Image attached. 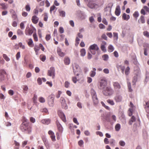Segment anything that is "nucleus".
I'll use <instances>...</instances> for the list:
<instances>
[{"mask_svg": "<svg viewBox=\"0 0 149 149\" xmlns=\"http://www.w3.org/2000/svg\"><path fill=\"white\" fill-rule=\"evenodd\" d=\"M115 129L116 131H118L120 129V125L119 124H116L115 127Z\"/></svg>", "mask_w": 149, "mask_h": 149, "instance_id": "36", "label": "nucleus"}, {"mask_svg": "<svg viewBox=\"0 0 149 149\" xmlns=\"http://www.w3.org/2000/svg\"><path fill=\"white\" fill-rule=\"evenodd\" d=\"M73 69L74 74L77 76H79V74L78 73H76L78 72L80 70L79 66L77 64L75 65V66L73 67Z\"/></svg>", "mask_w": 149, "mask_h": 149, "instance_id": "10", "label": "nucleus"}, {"mask_svg": "<svg viewBox=\"0 0 149 149\" xmlns=\"http://www.w3.org/2000/svg\"><path fill=\"white\" fill-rule=\"evenodd\" d=\"M78 144L79 145L81 146L84 144V142L83 140H80L78 141Z\"/></svg>", "mask_w": 149, "mask_h": 149, "instance_id": "57", "label": "nucleus"}, {"mask_svg": "<svg viewBox=\"0 0 149 149\" xmlns=\"http://www.w3.org/2000/svg\"><path fill=\"white\" fill-rule=\"evenodd\" d=\"M89 49L92 54L95 55L96 53V51L99 49V48L96 44H94L90 46Z\"/></svg>", "mask_w": 149, "mask_h": 149, "instance_id": "4", "label": "nucleus"}, {"mask_svg": "<svg viewBox=\"0 0 149 149\" xmlns=\"http://www.w3.org/2000/svg\"><path fill=\"white\" fill-rule=\"evenodd\" d=\"M103 94L106 96H111L113 93V90L110 86H106L102 91Z\"/></svg>", "mask_w": 149, "mask_h": 149, "instance_id": "2", "label": "nucleus"}, {"mask_svg": "<svg viewBox=\"0 0 149 149\" xmlns=\"http://www.w3.org/2000/svg\"><path fill=\"white\" fill-rule=\"evenodd\" d=\"M119 144L120 145V146H124L125 145V142L123 141H120V142H119Z\"/></svg>", "mask_w": 149, "mask_h": 149, "instance_id": "64", "label": "nucleus"}, {"mask_svg": "<svg viewBox=\"0 0 149 149\" xmlns=\"http://www.w3.org/2000/svg\"><path fill=\"white\" fill-rule=\"evenodd\" d=\"M102 57L104 60L107 61L108 59L109 56L108 55L104 54L102 56Z\"/></svg>", "mask_w": 149, "mask_h": 149, "instance_id": "43", "label": "nucleus"}, {"mask_svg": "<svg viewBox=\"0 0 149 149\" xmlns=\"http://www.w3.org/2000/svg\"><path fill=\"white\" fill-rule=\"evenodd\" d=\"M6 74L5 71L3 69L0 70V80L2 81L4 80L5 76Z\"/></svg>", "mask_w": 149, "mask_h": 149, "instance_id": "9", "label": "nucleus"}, {"mask_svg": "<svg viewBox=\"0 0 149 149\" xmlns=\"http://www.w3.org/2000/svg\"><path fill=\"white\" fill-rule=\"evenodd\" d=\"M14 144L15 146V148L16 149H19V144L18 142H17L16 141H14Z\"/></svg>", "mask_w": 149, "mask_h": 149, "instance_id": "41", "label": "nucleus"}, {"mask_svg": "<svg viewBox=\"0 0 149 149\" xmlns=\"http://www.w3.org/2000/svg\"><path fill=\"white\" fill-rule=\"evenodd\" d=\"M16 58L17 60H18L20 57V52H18L17 54L16 55Z\"/></svg>", "mask_w": 149, "mask_h": 149, "instance_id": "55", "label": "nucleus"}, {"mask_svg": "<svg viewBox=\"0 0 149 149\" xmlns=\"http://www.w3.org/2000/svg\"><path fill=\"white\" fill-rule=\"evenodd\" d=\"M3 58L7 61H10V59L5 54H3Z\"/></svg>", "mask_w": 149, "mask_h": 149, "instance_id": "40", "label": "nucleus"}, {"mask_svg": "<svg viewBox=\"0 0 149 149\" xmlns=\"http://www.w3.org/2000/svg\"><path fill=\"white\" fill-rule=\"evenodd\" d=\"M51 36L50 35L48 34L46 36L45 39L47 41H48L51 38Z\"/></svg>", "mask_w": 149, "mask_h": 149, "instance_id": "63", "label": "nucleus"}, {"mask_svg": "<svg viewBox=\"0 0 149 149\" xmlns=\"http://www.w3.org/2000/svg\"><path fill=\"white\" fill-rule=\"evenodd\" d=\"M56 124L59 132L61 133H62L63 131V128L62 126L60 123L57 121H56Z\"/></svg>", "mask_w": 149, "mask_h": 149, "instance_id": "17", "label": "nucleus"}, {"mask_svg": "<svg viewBox=\"0 0 149 149\" xmlns=\"http://www.w3.org/2000/svg\"><path fill=\"white\" fill-rule=\"evenodd\" d=\"M20 128L23 132H26L28 134H30L31 132V127L29 125V123H22Z\"/></svg>", "mask_w": 149, "mask_h": 149, "instance_id": "1", "label": "nucleus"}, {"mask_svg": "<svg viewBox=\"0 0 149 149\" xmlns=\"http://www.w3.org/2000/svg\"><path fill=\"white\" fill-rule=\"evenodd\" d=\"M48 17L47 16V14L46 13L44 14V20L45 21H47V20Z\"/></svg>", "mask_w": 149, "mask_h": 149, "instance_id": "54", "label": "nucleus"}, {"mask_svg": "<svg viewBox=\"0 0 149 149\" xmlns=\"http://www.w3.org/2000/svg\"><path fill=\"white\" fill-rule=\"evenodd\" d=\"M33 32V29H29L28 30H26L25 33L27 35H31Z\"/></svg>", "mask_w": 149, "mask_h": 149, "instance_id": "21", "label": "nucleus"}, {"mask_svg": "<svg viewBox=\"0 0 149 149\" xmlns=\"http://www.w3.org/2000/svg\"><path fill=\"white\" fill-rule=\"evenodd\" d=\"M80 41V40L79 39V38H78V37H77L75 40V45L76 46H77L79 44Z\"/></svg>", "mask_w": 149, "mask_h": 149, "instance_id": "50", "label": "nucleus"}, {"mask_svg": "<svg viewBox=\"0 0 149 149\" xmlns=\"http://www.w3.org/2000/svg\"><path fill=\"white\" fill-rule=\"evenodd\" d=\"M120 13V8L119 6H116L115 11V14L117 16H118Z\"/></svg>", "mask_w": 149, "mask_h": 149, "instance_id": "18", "label": "nucleus"}, {"mask_svg": "<svg viewBox=\"0 0 149 149\" xmlns=\"http://www.w3.org/2000/svg\"><path fill=\"white\" fill-rule=\"evenodd\" d=\"M57 53L58 55L61 57H63L65 54L64 53L62 52L61 49L59 48L57 49Z\"/></svg>", "mask_w": 149, "mask_h": 149, "instance_id": "19", "label": "nucleus"}, {"mask_svg": "<svg viewBox=\"0 0 149 149\" xmlns=\"http://www.w3.org/2000/svg\"><path fill=\"white\" fill-rule=\"evenodd\" d=\"M91 93L94 104H97L98 103V100L95 91L93 89H91Z\"/></svg>", "mask_w": 149, "mask_h": 149, "instance_id": "3", "label": "nucleus"}, {"mask_svg": "<svg viewBox=\"0 0 149 149\" xmlns=\"http://www.w3.org/2000/svg\"><path fill=\"white\" fill-rule=\"evenodd\" d=\"M40 48L38 45H35L34 48V50L35 51L36 54L38 55L39 54V51L40 50Z\"/></svg>", "mask_w": 149, "mask_h": 149, "instance_id": "28", "label": "nucleus"}, {"mask_svg": "<svg viewBox=\"0 0 149 149\" xmlns=\"http://www.w3.org/2000/svg\"><path fill=\"white\" fill-rule=\"evenodd\" d=\"M116 67L118 70H120L123 73H124V69L125 68V66H123L122 65H117Z\"/></svg>", "mask_w": 149, "mask_h": 149, "instance_id": "23", "label": "nucleus"}, {"mask_svg": "<svg viewBox=\"0 0 149 149\" xmlns=\"http://www.w3.org/2000/svg\"><path fill=\"white\" fill-rule=\"evenodd\" d=\"M143 8L146 11L149 13V8H148L146 6H144L143 7Z\"/></svg>", "mask_w": 149, "mask_h": 149, "instance_id": "60", "label": "nucleus"}, {"mask_svg": "<svg viewBox=\"0 0 149 149\" xmlns=\"http://www.w3.org/2000/svg\"><path fill=\"white\" fill-rule=\"evenodd\" d=\"M47 75L50 76H52L53 79L54 78L55 76V69L54 67H51L49 70L48 71Z\"/></svg>", "mask_w": 149, "mask_h": 149, "instance_id": "7", "label": "nucleus"}, {"mask_svg": "<svg viewBox=\"0 0 149 149\" xmlns=\"http://www.w3.org/2000/svg\"><path fill=\"white\" fill-rule=\"evenodd\" d=\"M81 55V56H84L86 54V51L85 49H82L80 51Z\"/></svg>", "mask_w": 149, "mask_h": 149, "instance_id": "34", "label": "nucleus"}, {"mask_svg": "<svg viewBox=\"0 0 149 149\" xmlns=\"http://www.w3.org/2000/svg\"><path fill=\"white\" fill-rule=\"evenodd\" d=\"M107 45V43L104 41H103L101 45L100 48L104 52H105L107 51L105 47V46Z\"/></svg>", "mask_w": 149, "mask_h": 149, "instance_id": "13", "label": "nucleus"}, {"mask_svg": "<svg viewBox=\"0 0 149 149\" xmlns=\"http://www.w3.org/2000/svg\"><path fill=\"white\" fill-rule=\"evenodd\" d=\"M17 33L18 35H21L23 34V31L20 29H18L17 32Z\"/></svg>", "mask_w": 149, "mask_h": 149, "instance_id": "49", "label": "nucleus"}, {"mask_svg": "<svg viewBox=\"0 0 149 149\" xmlns=\"http://www.w3.org/2000/svg\"><path fill=\"white\" fill-rule=\"evenodd\" d=\"M22 123H27V120L24 117H23L22 118Z\"/></svg>", "mask_w": 149, "mask_h": 149, "instance_id": "52", "label": "nucleus"}, {"mask_svg": "<svg viewBox=\"0 0 149 149\" xmlns=\"http://www.w3.org/2000/svg\"><path fill=\"white\" fill-rule=\"evenodd\" d=\"M60 102L61 103L62 107L63 108L66 109L68 108V106L66 103L65 100L63 97H61L60 99Z\"/></svg>", "mask_w": 149, "mask_h": 149, "instance_id": "6", "label": "nucleus"}, {"mask_svg": "<svg viewBox=\"0 0 149 149\" xmlns=\"http://www.w3.org/2000/svg\"><path fill=\"white\" fill-rule=\"evenodd\" d=\"M93 70L90 73V76L92 77H93L95 76L96 74V69L95 68H93Z\"/></svg>", "mask_w": 149, "mask_h": 149, "instance_id": "27", "label": "nucleus"}, {"mask_svg": "<svg viewBox=\"0 0 149 149\" xmlns=\"http://www.w3.org/2000/svg\"><path fill=\"white\" fill-rule=\"evenodd\" d=\"M54 96L51 95L49 96L48 98V104L49 106L52 107L54 105Z\"/></svg>", "mask_w": 149, "mask_h": 149, "instance_id": "5", "label": "nucleus"}, {"mask_svg": "<svg viewBox=\"0 0 149 149\" xmlns=\"http://www.w3.org/2000/svg\"><path fill=\"white\" fill-rule=\"evenodd\" d=\"M33 37L35 41L37 42L38 41V37L36 33H34L33 35Z\"/></svg>", "mask_w": 149, "mask_h": 149, "instance_id": "42", "label": "nucleus"}, {"mask_svg": "<svg viewBox=\"0 0 149 149\" xmlns=\"http://www.w3.org/2000/svg\"><path fill=\"white\" fill-rule=\"evenodd\" d=\"M130 18V16L129 15H127L125 13H124L122 15L123 19L127 21Z\"/></svg>", "mask_w": 149, "mask_h": 149, "instance_id": "25", "label": "nucleus"}, {"mask_svg": "<svg viewBox=\"0 0 149 149\" xmlns=\"http://www.w3.org/2000/svg\"><path fill=\"white\" fill-rule=\"evenodd\" d=\"M12 17L13 19V20H15L17 19V15L14 11H13V13L12 15Z\"/></svg>", "mask_w": 149, "mask_h": 149, "instance_id": "32", "label": "nucleus"}, {"mask_svg": "<svg viewBox=\"0 0 149 149\" xmlns=\"http://www.w3.org/2000/svg\"><path fill=\"white\" fill-rule=\"evenodd\" d=\"M70 84L67 81H66L65 83V84H64L65 87L66 88H68L69 87Z\"/></svg>", "mask_w": 149, "mask_h": 149, "instance_id": "53", "label": "nucleus"}, {"mask_svg": "<svg viewBox=\"0 0 149 149\" xmlns=\"http://www.w3.org/2000/svg\"><path fill=\"white\" fill-rule=\"evenodd\" d=\"M0 5L1 6L2 8L3 9H6L8 8L7 5L4 3H0Z\"/></svg>", "mask_w": 149, "mask_h": 149, "instance_id": "35", "label": "nucleus"}, {"mask_svg": "<svg viewBox=\"0 0 149 149\" xmlns=\"http://www.w3.org/2000/svg\"><path fill=\"white\" fill-rule=\"evenodd\" d=\"M102 22L103 23H104V24L106 25H107L108 24L107 22V21L106 19L105 18H103L102 20Z\"/></svg>", "mask_w": 149, "mask_h": 149, "instance_id": "61", "label": "nucleus"}, {"mask_svg": "<svg viewBox=\"0 0 149 149\" xmlns=\"http://www.w3.org/2000/svg\"><path fill=\"white\" fill-rule=\"evenodd\" d=\"M113 85L114 89L115 90H119L121 88V86L120 84L117 82H113Z\"/></svg>", "mask_w": 149, "mask_h": 149, "instance_id": "12", "label": "nucleus"}, {"mask_svg": "<svg viewBox=\"0 0 149 149\" xmlns=\"http://www.w3.org/2000/svg\"><path fill=\"white\" fill-rule=\"evenodd\" d=\"M38 18L35 15L33 16L31 18L32 22L34 24H37L38 22Z\"/></svg>", "mask_w": 149, "mask_h": 149, "instance_id": "16", "label": "nucleus"}, {"mask_svg": "<svg viewBox=\"0 0 149 149\" xmlns=\"http://www.w3.org/2000/svg\"><path fill=\"white\" fill-rule=\"evenodd\" d=\"M30 120L32 123H34L35 122L36 120L35 118L33 117H31L30 118Z\"/></svg>", "mask_w": 149, "mask_h": 149, "instance_id": "58", "label": "nucleus"}, {"mask_svg": "<svg viewBox=\"0 0 149 149\" xmlns=\"http://www.w3.org/2000/svg\"><path fill=\"white\" fill-rule=\"evenodd\" d=\"M133 110L132 108H130L128 110V115L129 116H131L132 114Z\"/></svg>", "mask_w": 149, "mask_h": 149, "instance_id": "44", "label": "nucleus"}, {"mask_svg": "<svg viewBox=\"0 0 149 149\" xmlns=\"http://www.w3.org/2000/svg\"><path fill=\"white\" fill-rule=\"evenodd\" d=\"M28 44L30 47H33L34 46V44L33 41L31 38H30L28 39Z\"/></svg>", "mask_w": 149, "mask_h": 149, "instance_id": "26", "label": "nucleus"}, {"mask_svg": "<svg viewBox=\"0 0 149 149\" xmlns=\"http://www.w3.org/2000/svg\"><path fill=\"white\" fill-rule=\"evenodd\" d=\"M143 35L147 37H149V33L147 31H145L143 32Z\"/></svg>", "mask_w": 149, "mask_h": 149, "instance_id": "48", "label": "nucleus"}, {"mask_svg": "<svg viewBox=\"0 0 149 149\" xmlns=\"http://www.w3.org/2000/svg\"><path fill=\"white\" fill-rule=\"evenodd\" d=\"M138 22L139 24L145 23V20L144 17L143 15L141 16L138 21Z\"/></svg>", "mask_w": 149, "mask_h": 149, "instance_id": "20", "label": "nucleus"}, {"mask_svg": "<svg viewBox=\"0 0 149 149\" xmlns=\"http://www.w3.org/2000/svg\"><path fill=\"white\" fill-rule=\"evenodd\" d=\"M59 31L60 33H62L64 32L63 28L62 27H60L59 28Z\"/></svg>", "mask_w": 149, "mask_h": 149, "instance_id": "47", "label": "nucleus"}, {"mask_svg": "<svg viewBox=\"0 0 149 149\" xmlns=\"http://www.w3.org/2000/svg\"><path fill=\"white\" fill-rule=\"evenodd\" d=\"M52 140L55 141L56 140L54 132L51 130H49L48 132Z\"/></svg>", "mask_w": 149, "mask_h": 149, "instance_id": "14", "label": "nucleus"}, {"mask_svg": "<svg viewBox=\"0 0 149 149\" xmlns=\"http://www.w3.org/2000/svg\"><path fill=\"white\" fill-rule=\"evenodd\" d=\"M135 120L136 118L134 116H132L130 120V121L129 123V124L130 125H132V123L135 122Z\"/></svg>", "mask_w": 149, "mask_h": 149, "instance_id": "31", "label": "nucleus"}, {"mask_svg": "<svg viewBox=\"0 0 149 149\" xmlns=\"http://www.w3.org/2000/svg\"><path fill=\"white\" fill-rule=\"evenodd\" d=\"M50 121L49 119H43L41 120V122L43 124L48 125L50 123Z\"/></svg>", "mask_w": 149, "mask_h": 149, "instance_id": "24", "label": "nucleus"}, {"mask_svg": "<svg viewBox=\"0 0 149 149\" xmlns=\"http://www.w3.org/2000/svg\"><path fill=\"white\" fill-rule=\"evenodd\" d=\"M40 59L42 61L44 62L46 60V56L43 54L40 55Z\"/></svg>", "mask_w": 149, "mask_h": 149, "instance_id": "37", "label": "nucleus"}, {"mask_svg": "<svg viewBox=\"0 0 149 149\" xmlns=\"http://www.w3.org/2000/svg\"><path fill=\"white\" fill-rule=\"evenodd\" d=\"M39 47L40 49L43 51H44L45 50V48L43 45L41 44H40L39 45Z\"/></svg>", "mask_w": 149, "mask_h": 149, "instance_id": "59", "label": "nucleus"}, {"mask_svg": "<svg viewBox=\"0 0 149 149\" xmlns=\"http://www.w3.org/2000/svg\"><path fill=\"white\" fill-rule=\"evenodd\" d=\"M64 62L65 65H69L70 63V59L68 57H65L64 59Z\"/></svg>", "mask_w": 149, "mask_h": 149, "instance_id": "22", "label": "nucleus"}, {"mask_svg": "<svg viewBox=\"0 0 149 149\" xmlns=\"http://www.w3.org/2000/svg\"><path fill=\"white\" fill-rule=\"evenodd\" d=\"M107 103L111 105H113L115 103L113 100L108 99L107 101Z\"/></svg>", "mask_w": 149, "mask_h": 149, "instance_id": "39", "label": "nucleus"}, {"mask_svg": "<svg viewBox=\"0 0 149 149\" xmlns=\"http://www.w3.org/2000/svg\"><path fill=\"white\" fill-rule=\"evenodd\" d=\"M114 50V48L111 45H110L108 47V51L109 52H112Z\"/></svg>", "mask_w": 149, "mask_h": 149, "instance_id": "30", "label": "nucleus"}, {"mask_svg": "<svg viewBox=\"0 0 149 149\" xmlns=\"http://www.w3.org/2000/svg\"><path fill=\"white\" fill-rule=\"evenodd\" d=\"M25 8L26 10V11L28 12L30 11L31 9V8L29 5L27 4L25 6Z\"/></svg>", "mask_w": 149, "mask_h": 149, "instance_id": "46", "label": "nucleus"}, {"mask_svg": "<svg viewBox=\"0 0 149 149\" xmlns=\"http://www.w3.org/2000/svg\"><path fill=\"white\" fill-rule=\"evenodd\" d=\"M59 14L60 16L62 17H64L65 16V13L63 10H60L59 11Z\"/></svg>", "mask_w": 149, "mask_h": 149, "instance_id": "29", "label": "nucleus"}, {"mask_svg": "<svg viewBox=\"0 0 149 149\" xmlns=\"http://www.w3.org/2000/svg\"><path fill=\"white\" fill-rule=\"evenodd\" d=\"M122 97L121 95L119 93H117L115 96L114 99L116 102H120L122 101Z\"/></svg>", "mask_w": 149, "mask_h": 149, "instance_id": "11", "label": "nucleus"}, {"mask_svg": "<svg viewBox=\"0 0 149 149\" xmlns=\"http://www.w3.org/2000/svg\"><path fill=\"white\" fill-rule=\"evenodd\" d=\"M19 46L21 48H22L23 49H24L25 48V46L24 45H22V42H19L18 44Z\"/></svg>", "mask_w": 149, "mask_h": 149, "instance_id": "56", "label": "nucleus"}, {"mask_svg": "<svg viewBox=\"0 0 149 149\" xmlns=\"http://www.w3.org/2000/svg\"><path fill=\"white\" fill-rule=\"evenodd\" d=\"M58 114L59 116L62 120L64 122H66L65 116L64 113L62 112L59 111L58 112Z\"/></svg>", "mask_w": 149, "mask_h": 149, "instance_id": "15", "label": "nucleus"}, {"mask_svg": "<svg viewBox=\"0 0 149 149\" xmlns=\"http://www.w3.org/2000/svg\"><path fill=\"white\" fill-rule=\"evenodd\" d=\"M39 100L41 103H44L45 102V99L42 97H40L39 98Z\"/></svg>", "mask_w": 149, "mask_h": 149, "instance_id": "45", "label": "nucleus"}, {"mask_svg": "<svg viewBox=\"0 0 149 149\" xmlns=\"http://www.w3.org/2000/svg\"><path fill=\"white\" fill-rule=\"evenodd\" d=\"M139 15V14L138 12L135 11L133 14V16L135 18L137 17Z\"/></svg>", "mask_w": 149, "mask_h": 149, "instance_id": "51", "label": "nucleus"}, {"mask_svg": "<svg viewBox=\"0 0 149 149\" xmlns=\"http://www.w3.org/2000/svg\"><path fill=\"white\" fill-rule=\"evenodd\" d=\"M45 3L46 5V6L47 7H49L50 5V4L49 1L47 0H46L45 1Z\"/></svg>", "mask_w": 149, "mask_h": 149, "instance_id": "62", "label": "nucleus"}, {"mask_svg": "<svg viewBox=\"0 0 149 149\" xmlns=\"http://www.w3.org/2000/svg\"><path fill=\"white\" fill-rule=\"evenodd\" d=\"M127 86L128 87L129 91L130 92H132V89L131 88V83L130 82H127Z\"/></svg>", "mask_w": 149, "mask_h": 149, "instance_id": "38", "label": "nucleus"}, {"mask_svg": "<svg viewBox=\"0 0 149 149\" xmlns=\"http://www.w3.org/2000/svg\"><path fill=\"white\" fill-rule=\"evenodd\" d=\"M130 73V68L129 66L127 67L125 70V73L126 75H128Z\"/></svg>", "mask_w": 149, "mask_h": 149, "instance_id": "33", "label": "nucleus"}, {"mask_svg": "<svg viewBox=\"0 0 149 149\" xmlns=\"http://www.w3.org/2000/svg\"><path fill=\"white\" fill-rule=\"evenodd\" d=\"M107 82L105 80H102L100 83V85L99 87L100 89H102L103 90L106 87Z\"/></svg>", "mask_w": 149, "mask_h": 149, "instance_id": "8", "label": "nucleus"}]
</instances>
